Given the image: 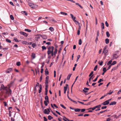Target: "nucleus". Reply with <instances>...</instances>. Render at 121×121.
Here are the masks:
<instances>
[{
    "label": "nucleus",
    "instance_id": "nucleus-3",
    "mask_svg": "<svg viewBox=\"0 0 121 121\" xmlns=\"http://www.w3.org/2000/svg\"><path fill=\"white\" fill-rule=\"evenodd\" d=\"M109 100H107L101 104V105H108L109 103Z\"/></svg>",
    "mask_w": 121,
    "mask_h": 121
},
{
    "label": "nucleus",
    "instance_id": "nucleus-29",
    "mask_svg": "<svg viewBox=\"0 0 121 121\" xmlns=\"http://www.w3.org/2000/svg\"><path fill=\"white\" fill-rule=\"evenodd\" d=\"M25 31L28 32H30L31 31V30H30L27 29H25Z\"/></svg>",
    "mask_w": 121,
    "mask_h": 121
},
{
    "label": "nucleus",
    "instance_id": "nucleus-64",
    "mask_svg": "<svg viewBox=\"0 0 121 121\" xmlns=\"http://www.w3.org/2000/svg\"><path fill=\"white\" fill-rule=\"evenodd\" d=\"M14 40L16 42H18V40L17 39H14Z\"/></svg>",
    "mask_w": 121,
    "mask_h": 121
},
{
    "label": "nucleus",
    "instance_id": "nucleus-55",
    "mask_svg": "<svg viewBox=\"0 0 121 121\" xmlns=\"http://www.w3.org/2000/svg\"><path fill=\"white\" fill-rule=\"evenodd\" d=\"M46 81H48L49 76H47L46 77Z\"/></svg>",
    "mask_w": 121,
    "mask_h": 121
},
{
    "label": "nucleus",
    "instance_id": "nucleus-22",
    "mask_svg": "<svg viewBox=\"0 0 121 121\" xmlns=\"http://www.w3.org/2000/svg\"><path fill=\"white\" fill-rule=\"evenodd\" d=\"M105 43L106 44H108L109 42V40L108 39H106L105 40Z\"/></svg>",
    "mask_w": 121,
    "mask_h": 121
},
{
    "label": "nucleus",
    "instance_id": "nucleus-59",
    "mask_svg": "<svg viewBox=\"0 0 121 121\" xmlns=\"http://www.w3.org/2000/svg\"><path fill=\"white\" fill-rule=\"evenodd\" d=\"M54 77H56V72L55 71H54Z\"/></svg>",
    "mask_w": 121,
    "mask_h": 121
},
{
    "label": "nucleus",
    "instance_id": "nucleus-6",
    "mask_svg": "<svg viewBox=\"0 0 121 121\" xmlns=\"http://www.w3.org/2000/svg\"><path fill=\"white\" fill-rule=\"evenodd\" d=\"M12 71V69L11 68H9L5 72L6 73H9Z\"/></svg>",
    "mask_w": 121,
    "mask_h": 121
},
{
    "label": "nucleus",
    "instance_id": "nucleus-9",
    "mask_svg": "<svg viewBox=\"0 0 121 121\" xmlns=\"http://www.w3.org/2000/svg\"><path fill=\"white\" fill-rule=\"evenodd\" d=\"M29 6L31 8H33L34 6V4L31 3H28Z\"/></svg>",
    "mask_w": 121,
    "mask_h": 121
},
{
    "label": "nucleus",
    "instance_id": "nucleus-18",
    "mask_svg": "<svg viewBox=\"0 0 121 121\" xmlns=\"http://www.w3.org/2000/svg\"><path fill=\"white\" fill-rule=\"evenodd\" d=\"M81 110V109L79 108H76L74 109V110L75 112H79Z\"/></svg>",
    "mask_w": 121,
    "mask_h": 121
},
{
    "label": "nucleus",
    "instance_id": "nucleus-11",
    "mask_svg": "<svg viewBox=\"0 0 121 121\" xmlns=\"http://www.w3.org/2000/svg\"><path fill=\"white\" fill-rule=\"evenodd\" d=\"M39 35V34H37L36 35V36L35 38V40L38 41V39L40 38V36H39V35Z\"/></svg>",
    "mask_w": 121,
    "mask_h": 121
},
{
    "label": "nucleus",
    "instance_id": "nucleus-17",
    "mask_svg": "<svg viewBox=\"0 0 121 121\" xmlns=\"http://www.w3.org/2000/svg\"><path fill=\"white\" fill-rule=\"evenodd\" d=\"M45 75H48L49 74V72L48 71L47 69H46L45 71Z\"/></svg>",
    "mask_w": 121,
    "mask_h": 121
},
{
    "label": "nucleus",
    "instance_id": "nucleus-30",
    "mask_svg": "<svg viewBox=\"0 0 121 121\" xmlns=\"http://www.w3.org/2000/svg\"><path fill=\"white\" fill-rule=\"evenodd\" d=\"M47 102L49 103V101H44V104L46 106H47L48 105V104L47 103Z\"/></svg>",
    "mask_w": 121,
    "mask_h": 121
},
{
    "label": "nucleus",
    "instance_id": "nucleus-15",
    "mask_svg": "<svg viewBox=\"0 0 121 121\" xmlns=\"http://www.w3.org/2000/svg\"><path fill=\"white\" fill-rule=\"evenodd\" d=\"M31 57H32L33 59H34L35 57V53H32L31 55Z\"/></svg>",
    "mask_w": 121,
    "mask_h": 121
},
{
    "label": "nucleus",
    "instance_id": "nucleus-7",
    "mask_svg": "<svg viewBox=\"0 0 121 121\" xmlns=\"http://www.w3.org/2000/svg\"><path fill=\"white\" fill-rule=\"evenodd\" d=\"M39 35V36H40L42 38L44 39H46L47 38V37L46 35H42L40 34H39V35Z\"/></svg>",
    "mask_w": 121,
    "mask_h": 121
},
{
    "label": "nucleus",
    "instance_id": "nucleus-36",
    "mask_svg": "<svg viewBox=\"0 0 121 121\" xmlns=\"http://www.w3.org/2000/svg\"><path fill=\"white\" fill-rule=\"evenodd\" d=\"M112 62V60H110L109 61L107 64V65H109L110 64H111V63Z\"/></svg>",
    "mask_w": 121,
    "mask_h": 121
},
{
    "label": "nucleus",
    "instance_id": "nucleus-16",
    "mask_svg": "<svg viewBox=\"0 0 121 121\" xmlns=\"http://www.w3.org/2000/svg\"><path fill=\"white\" fill-rule=\"evenodd\" d=\"M39 93H40L41 91L42 90V86L41 85H39Z\"/></svg>",
    "mask_w": 121,
    "mask_h": 121
},
{
    "label": "nucleus",
    "instance_id": "nucleus-27",
    "mask_svg": "<svg viewBox=\"0 0 121 121\" xmlns=\"http://www.w3.org/2000/svg\"><path fill=\"white\" fill-rule=\"evenodd\" d=\"M106 34L107 37H108L110 36V35L108 31L106 32Z\"/></svg>",
    "mask_w": 121,
    "mask_h": 121
},
{
    "label": "nucleus",
    "instance_id": "nucleus-38",
    "mask_svg": "<svg viewBox=\"0 0 121 121\" xmlns=\"http://www.w3.org/2000/svg\"><path fill=\"white\" fill-rule=\"evenodd\" d=\"M10 17L11 20H14V18L12 15H10Z\"/></svg>",
    "mask_w": 121,
    "mask_h": 121
},
{
    "label": "nucleus",
    "instance_id": "nucleus-51",
    "mask_svg": "<svg viewBox=\"0 0 121 121\" xmlns=\"http://www.w3.org/2000/svg\"><path fill=\"white\" fill-rule=\"evenodd\" d=\"M105 24L106 25L107 27H108V26L109 25L107 21L105 22Z\"/></svg>",
    "mask_w": 121,
    "mask_h": 121
},
{
    "label": "nucleus",
    "instance_id": "nucleus-13",
    "mask_svg": "<svg viewBox=\"0 0 121 121\" xmlns=\"http://www.w3.org/2000/svg\"><path fill=\"white\" fill-rule=\"evenodd\" d=\"M116 104V102L115 101H113L111 102L109 104L110 105H114Z\"/></svg>",
    "mask_w": 121,
    "mask_h": 121
},
{
    "label": "nucleus",
    "instance_id": "nucleus-53",
    "mask_svg": "<svg viewBox=\"0 0 121 121\" xmlns=\"http://www.w3.org/2000/svg\"><path fill=\"white\" fill-rule=\"evenodd\" d=\"M103 81V80L101 79H100L98 81V83H100V82H101L102 81Z\"/></svg>",
    "mask_w": 121,
    "mask_h": 121
},
{
    "label": "nucleus",
    "instance_id": "nucleus-48",
    "mask_svg": "<svg viewBox=\"0 0 121 121\" xmlns=\"http://www.w3.org/2000/svg\"><path fill=\"white\" fill-rule=\"evenodd\" d=\"M107 70L104 67L103 68V71L104 72H105Z\"/></svg>",
    "mask_w": 121,
    "mask_h": 121
},
{
    "label": "nucleus",
    "instance_id": "nucleus-62",
    "mask_svg": "<svg viewBox=\"0 0 121 121\" xmlns=\"http://www.w3.org/2000/svg\"><path fill=\"white\" fill-rule=\"evenodd\" d=\"M3 103H4V106H7V104L6 102H3Z\"/></svg>",
    "mask_w": 121,
    "mask_h": 121
},
{
    "label": "nucleus",
    "instance_id": "nucleus-12",
    "mask_svg": "<svg viewBox=\"0 0 121 121\" xmlns=\"http://www.w3.org/2000/svg\"><path fill=\"white\" fill-rule=\"evenodd\" d=\"M44 113L45 114H49V112L47 110V109H44V111H43Z\"/></svg>",
    "mask_w": 121,
    "mask_h": 121
},
{
    "label": "nucleus",
    "instance_id": "nucleus-37",
    "mask_svg": "<svg viewBox=\"0 0 121 121\" xmlns=\"http://www.w3.org/2000/svg\"><path fill=\"white\" fill-rule=\"evenodd\" d=\"M6 41L9 43H10L11 42V41L10 40L8 39H6Z\"/></svg>",
    "mask_w": 121,
    "mask_h": 121
},
{
    "label": "nucleus",
    "instance_id": "nucleus-46",
    "mask_svg": "<svg viewBox=\"0 0 121 121\" xmlns=\"http://www.w3.org/2000/svg\"><path fill=\"white\" fill-rule=\"evenodd\" d=\"M95 107H94L93 108H88L87 109L88 110H89V109H92V110H94L95 109Z\"/></svg>",
    "mask_w": 121,
    "mask_h": 121
},
{
    "label": "nucleus",
    "instance_id": "nucleus-42",
    "mask_svg": "<svg viewBox=\"0 0 121 121\" xmlns=\"http://www.w3.org/2000/svg\"><path fill=\"white\" fill-rule=\"evenodd\" d=\"M42 49L43 50H46V47L44 46H42Z\"/></svg>",
    "mask_w": 121,
    "mask_h": 121
},
{
    "label": "nucleus",
    "instance_id": "nucleus-40",
    "mask_svg": "<svg viewBox=\"0 0 121 121\" xmlns=\"http://www.w3.org/2000/svg\"><path fill=\"white\" fill-rule=\"evenodd\" d=\"M82 43V41L81 39H80L79 41V45H81Z\"/></svg>",
    "mask_w": 121,
    "mask_h": 121
},
{
    "label": "nucleus",
    "instance_id": "nucleus-47",
    "mask_svg": "<svg viewBox=\"0 0 121 121\" xmlns=\"http://www.w3.org/2000/svg\"><path fill=\"white\" fill-rule=\"evenodd\" d=\"M93 101H92L91 102H89L88 103H87V104H84V105H90L91 104V102H93Z\"/></svg>",
    "mask_w": 121,
    "mask_h": 121
},
{
    "label": "nucleus",
    "instance_id": "nucleus-21",
    "mask_svg": "<svg viewBox=\"0 0 121 121\" xmlns=\"http://www.w3.org/2000/svg\"><path fill=\"white\" fill-rule=\"evenodd\" d=\"M60 13L61 14L64 15L65 16L67 15V13L62 12H60Z\"/></svg>",
    "mask_w": 121,
    "mask_h": 121
},
{
    "label": "nucleus",
    "instance_id": "nucleus-50",
    "mask_svg": "<svg viewBox=\"0 0 121 121\" xmlns=\"http://www.w3.org/2000/svg\"><path fill=\"white\" fill-rule=\"evenodd\" d=\"M93 75H92L91 76L90 78H89V82L90 83V82H91V78H92V77H93Z\"/></svg>",
    "mask_w": 121,
    "mask_h": 121
},
{
    "label": "nucleus",
    "instance_id": "nucleus-19",
    "mask_svg": "<svg viewBox=\"0 0 121 121\" xmlns=\"http://www.w3.org/2000/svg\"><path fill=\"white\" fill-rule=\"evenodd\" d=\"M70 15L72 17V18L73 19V20H74V19H75L76 17H75L73 16V15L71 14H70Z\"/></svg>",
    "mask_w": 121,
    "mask_h": 121
},
{
    "label": "nucleus",
    "instance_id": "nucleus-28",
    "mask_svg": "<svg viewBox=\"0 0 121 121\" xmlns=\"http://www.w3.org/2000/svg\"><path fill=\"white\" fill-rule=\"evenodd\" d=\"M72 75V74H69L68 75V76L67 77V79H68V80H69V79L70 77Z\"/></svg>",
    "mask_w": 121,
    "mask_h": 121
},
{
    "label": "nucleus",
    "instance_id": "nucleus-33",
    "mask_svg": "<svg viewBox=\"0 0 121 121\" xmlns=\"http://www.w3.org/2000/svg\"><path fill=\"white\" fill-rule=\"evenodd\" d=\"M48 119L50 120H51L52 119H53V117H52L50 115H49L48 116Z\"/></svg>",
    "mask_w": 121,
    "mask_h": 121
},
{
    "label": "nucleus",
    "instance_id": "nucleus-2",
    "mask_svg": "<svg viewBox=\"0 0 121 121\" xmlns=\"http://www.w3.org/2000/svg\"><path fill=\"white\" fill-rule=\"evenodd\" d=\"M6 93H7L8 94L9 96H10L12 94V91L11 90L9 89V88H8V91L7 92L6 91Z\"/></svg>",
    "mask_w": 121,
    "mask_h": 121
},
{
    "label": "nucleus",
    "instance_id": "nucleus-61",
    "mask_svg": "<svg viewBox=\"0 0 121 121\" xmlns=\"http://www.w3.org/2000/svg\"><path fill=\"white\" fill-rule=\"evenodd\" d=\"M44 121H47V119L45 117H43Z\"/></svg>",
    "mask_w": 121,
    "mask_h": 121
},
{
    "label": "nucleus",
    "instance_id": "nucleus-49",
    "mask_svg": "<svg viewBox=\"0 0 121 121\" xmlns=\"http://www.w3.org/2000/svg\"><path fill=\"white\" fill-rule=\"evenodd\" d=\"M60 105L62 108H64L65 109L66 108V107L64 106L63 104H60Z\"/></svg>",
    "mask_w": 121,
    "mask_h": 121
},
{
    "label": "nucleus",
    "instance_id": "nucleus-8",
    "mask_svg": "<svg viewBox=\"0 0 121 121\" xmlns=\"http://www.w3.org/2000/svg\"><path fill=\"white\" fill-rule=\"evenodd\" d=\"M54 47H52V50L51 51L50 53L49 54H48V55H49L50 54H51V56H53L54 55L53 53V50L54 49Z\"/></svg>",
    "mask_w": 121,
    "mask_h": 121
},
{
    "label": "nucleus",
    "instance_id": "nucleus-44",
    "mask_svg": "<svg viewBox=\"0 0 121 121\" xmlns=\"http://www.w3.org/2000/svg\"><path fill=\"white\" fill-rule=\"evenodd\" d=\"M51 112L52 113H53V114L56 117H58V115L56 114L55 113H54L53 111H52Z\"/></svg>",
    "mask_w": 121,
    "mask_h": 121
},
{
    "label": "nucleus",
    "instance_id": "nucleus-25",
    "mask_svg": "<svg viewBox=\"0 0 121 121\" xmlns=\"http://www.w3.org/2000/svg\"><path fill=\"white\" fill-rule=\"evenodd\" d=\"M49 30L51 32L53 31L54 30V28L52 27H50L49 28Z\"/></svg>",
    "mask_w": 121,
    "mask_h": 121
},
{
    "label": "nucleus",
    "instance_id": "nucleus-63",
    "mask_svg": "<svg viewBox=\"0 0 121 121\" xmlns=\"http://www.w3.org/2000/svg\"><path fill=\"white\" fill-rule=\"evenodd\" d=\"M9 3L11 4V5H13V6H14V4H13V2H12L11 1H10V2H9Z\"/></svg>",
    "mask_w": 121,
    "mask_h": 121
},
{
    "label": "nucleus",
    "instance_id": "nucleus-14",
    "mask_svg": "<svg viewBox=\"0 0 121 121\" xmlns=\"http://www.w3.org/2000/svg\"><path fill=\"white\" fill-rule=\"evenodd\" d=\"M101 29L103 30L104 29V24L102 22L101 23Z\"/></svg>",
    "mask_w": 121,
    "mask_h": 121
},
{
    "label": "nucleus",
    "instance_id": "nucleus-31",
    "mask_svg": "<svg viewBox=\"0 0 121 121\" xmlns=\"http://www.w3.org/2000/svg\"><path fill=\"white\" fill-rule=\"evenodd\" d=\"M76 4L79 6L81 8H82V9L83 8V7L81 6V5H80L79 4H78V3H76Z\"/></svg>",
    "mask_w": 121,
    "mask_h": 121
},
{
    "label": "nucleus",
    "instance_id": "nucleus-34",
    "mask_svg": "<svg viewBox=\"0 0 121 121\" xmlns=\"http://www.w3.org/2000/svg\"><path fill=\"white\" fill-rule=\"evenodd\" d=\"M22 43L24 44L27 45L28 42L25 41H22Z\"/></svg>",
    "mask_w": 121,
    "mask_h": 121
},
{
    "label": "nucleus",
    "instance_id": "nucleus-24",
    "mask_svg": "<svg viewBox=\"0 0 121 121\" xmlns=\"http://www.w3.org/2000/svg\"><path fill=\"white\" fill-rule=\"evenodd\" d=\"M45 99L46 100L45 101H49L48 100V96H45Z\"/></svg>",
    "mask_w": 121,
    "mask_h": 121
},
{
    "label": "nucleus",
    "instance_id": "nucleus-10",
    "mask_svg": "<svg viewBox=\"0 0 121 121\" xmlns=\"http://www.w3.org/2000/svg\"><path fill=\"white\" fill-rule=\"evenodd\" d=\"M19 33L23 35L26 37H27L28 36V35L27 34L23 32L20 31Z\"/></svg>",
    "mask_w": 121,
    "mask_h": 121
},
{
    "label": "nucleus",
    "instance_id": "nucleus-41",
    "mask_svg": "<svg viewBox=\"0 0 121 121\" xmlns=\"http://www.w3.org/2000/svg\"><path fill=\"white\" fill-rule=\"evenodd\" d=\"M107 94H105L104 96L101 97L100 99H103L104 98L105 96H107Z\"/></svg>",
    "mask_w": 121,
    "mask_h": 121
},
{
    "label": "nucleus",
    "instance_id": "nucleus-60",
    "mask_svg": "<svg viewBox=\"0 0 121 121\" xmlns=\"http://www.w3.org/2000/svg\"><path fill=\"white\" fill-rule=\"evenodd\" d=\"M93 71H92L90 73V74L89 76V77H90L93 74Z\"/></svg>",
    "mask_w": 121,
    "mask_h": 121
},
{
    "label": "nucleus",
    "instance_id": "nucleus-45",
    "mask_svg": "<svg viewBox=\"0 0 121 121\" xmlns=\"http://www.w3.org/2000/svg\"><path fill=\"white\" fill-rule=\"evenodd\" d=\"M98 67L97 65H96L95 66V68H94V71H95L97 69Z\"/></svg>",
    "mask_w": 121,
    "mask_h": 121
},
{
    "label": "nucleus",
    "instance_id": "nucleus-35",
    "mask_svg": "<svg viewBox=\"0 0 121 121\" xmlns=\"http://www.w3.org/2000/svg\"><path fill=\"white\" fill-rule=\"evenodd\" d=\"M21 64L20 62H17L16 63V65L18 66L20 65Z\"/></svg>",
    "mask_w": 121,
    "mask_h": 121
},
{
    "label": "nucleus",
    "instance_id": "nucleus-5",
    "mask_svg": "<svg viewBox=\"0 0 121 121\" xmlns=\"http://www.w3.org/2000/svg\"><path fill=\"white\" fill-rule=\"evenodd\" d=\"M112 56L113 57L112 59V60L116 59L118 57V56L116 54L113 55Z\"/></svg>",
    "mask_w": 121,
    "mask_h": 121
},
{
    "label": "nucleus",
    "instance_id": "nucleus-32",
    "mask_svg": "<svg viewBox=\"0 0 121 121\" xmlns=\"http://www.w3.org/2000/svg\"><path fill=\"white\" fill-rule=\"evenodd\" d=\"M117 63V62L116 61H114L111 64V65H114L116 64Z\"/></svg>",
    "mask_w": 121,
    "mask_h": 121
},
{
    "label": "nucleus",
    "instance_id": "nucleus-1",
    "mask_svg": "<svg viewBox=\"0 0 121 121\" xmlns=\"http://www.w3.org/2000/svg\"><path fill=\"white\" fill-rule=\"evenodd\" d=\"M8 88V87L6 86H4V85L2 84L1 85L0 90L1 92H2V90H4L6 91V92H7Z\"/></svg>",
    "mask_w": 121,
    "mask_h": 121
},
{
    "label": "nucleus",
    "instance_id": "nucleus-4",
    "mask_svg": "<svg viewBox=\"0 0 121 121\" xmlns=\"http://www.w3.org/2000/svg\"><path fill=\"white\" fill-rule=\"evenodd\" d=\"M53 47V46L52 47H49L48 48V51H47V53L48 54H49L51 50H52V47Z\"/></svg>",
    "mask_w": 121,
    "mask_h": 121
},
{
    "label": "nucleus",
    "instance_id": "nucleus-52",
    "mask_svg": "<svg viewBox=\"0 0 121 121\" xmlns=\"http://www.w3.org/2000/svg\"><path fill=\"white\" fill-rule=\"evenodd\" d=\"M57 50H55V51L54 52V53H54V55L55 56L56 55L57 53Z\"/></svg>",
    "mask_w": 121,
    "mask_h": 121
},
{
    "label": "nucleus",
    "instance_id": "nucleus-58",
    "mask_svg": "<svg viewBox=\"0 0 121 121\" xmlns=\"http://www.w3.org/2000/svg\"><path fill=\"white\" fill-rule=\"evenodd\" d=\"M107 107L106 106H103L101 107V109H104L106 108Z\"/></svg>",
    "mask_w": 121,
    "mask_h": 121
},
{
    "label": "nucleus",
    "instance_id": "nucleus-26",
    "mask_svg": "<svg viewBox=\"0 0 121 121\" xmlns=\"http://www.w3.org/2000/svg\"><path fill=\"white\" fill-rule=\"evenodd\" d=\"M108 52V50H106L104 51H103V53H104L105 55Z\"/></svg>",
    "mask_w": 121,
    "mask_h": 121
},
{
    "label": "nucleus",
    "instance_id": "nucleus-23",
    "mask_svg": "<svg viewBox=\"0 0 121 121\" xmlns=\"http://www.w3.org/2000/svg\"><path fill=\"white\" fill-rule=\"evenodd\" d=\"M113 92V91H111V90H110L109 91V92L107 94V95L108 94L111 95Z\"/></svg>",
    "mask_w": 121,
    "mask_h": 121
},
{
    "label": "nucleus",
    "instance_id": "nucleus-56",
    "mask_svg": "<svg viewBox=\"0 0 121 121\" xmlns=\"http://www.w3.org/2000/svg\"><path fill=\"white\" fill-rule=\"evenodd\" d=\"M55 50H57V47H58V46H57L56 45H55Z\"/></svg>",
    "mask_w": 121,
    "mask_h": 121
},
{
    "label": "nucleus",
    "instance_id": "nucleus-57",
    "mask_svg": "<svg viewBox=\"0 0 121 121\" xmlns=\"http://www.w3.org/2000/svg\"><path fill=\"white\" fill-rule=\"evenodd\" d=\"M81 112H84L85 111L86 109H81Z\"/></svg>",
    "mask_w": 121,
    "mask_h": 121
},
{
    "label": "nucleus",
    "instance_id": "nucleus-54",
    "mask_svg": "<svg viewBox=\"0 0 121 121\" xmlns=\"http://www.w3.org/2000/svg\"><path fill=\"white\" fill-rule=\"evenodd\" d=\"M22 12H23L24 13H25V15L26 16H27V13L25 11H22Z\"/></svg>",
    "mask_w": 121,
    "mask_h": 121
},
{
    "label": "nucleus",
    "instance_id": "nucleus-39",
    "mask_svg": "<svg viewBox=\"0 0 121 121\" xmlns=\"http://www.w3.org/2000/svg\"><path fill=\"white\" fill-rule=\"evenodd\" d=\"M99 76V75H98L93 80V82H95V81H97L98 79V78Z\"/></svg>",
    "mask_w": 121,
    "mask_h": 121
},
{
    "label": "nucleus",
    "instance_id": "nucleus-43",
    "mask_svg": "<svg viewBox=\"0 0 121 121\" xmlns=\"http://www.w3.org/2000/svg\"><path fill=\"white\" fill-rule=\"evenodd\" d=\"M32 47L33 48H35L36 46V45L35 43H34L32 45Z\"/></svg>",
    "mask_w": 121,
    "mask_h": 121
},
{
    "label": "nucleus",
    "instance_id": "nucleus-20",
    "mask_svg": "<svg viewBox=\"0 0 121 121\" xmlns=\"http://www.w3.org/2000/svg\"><path fill=\"white\" fill-rule=\"evenodd\" d=\"M101 105H100H100H99L96 106L94 107H95V108H100L101 106Z\"/></svg>",
    "mask_w": 121,
    "mask_h": 121
}]
</instances>
